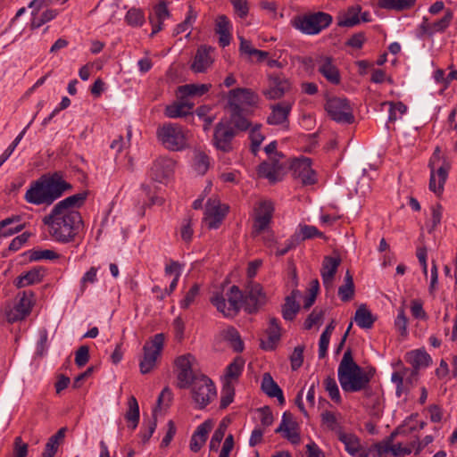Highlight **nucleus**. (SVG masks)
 Masks as SVG:
<instances>
[{
  "mask_svg": "<svg viewBox=\"0 0 457 457\" xmlns=\"http://www.w3.org/2000/svg\"><path fill=\"white\" fill-rule=\"evenodd\" d=\"M324 386L326 391L328 393L329 397L332 401L338 403L341 402L340 392L335 378L328 377L324 380Z\"/></svg>",
  "mask_w": 457,
  "mask_h": 457,
  "instance_id": "nucleus-51",
  "label": "nucleus"
},
{
  "mask_svg": "<svg viewBox=\"0 0 457 457\" xmlns=\"http://www.w3.org/2000/svg\"><path fill=\"white\" fill-rule=\"evenodd\" d=\"M18 303L7 314L8 321L12 323L25 319L30 313L34 293L32 291H23L18 295Z\"/></svg>",
  "mask_w": 457,
  "mask_h": 457,
  "instance_id": "nucleus-17",
  "label": "nucleus"
},
{
  "mask_svg": "<svg viewBox=\"0 0 457 457\" xmlns=\"http://www.w3.org/2000/svg\"><path fill=\"white\" fill-rule=\"evenodd\" d=\"M292 90V83L283 73L268 75L267 85L262 94L267 100H280Z\"/></svg>",
  "mask_w": 457,
  "mask_h": 457,
  "instance_id": "nucleus-9",
  "label": "nucleus"
},
{
  "mask_svg": "<svg viewBox=\"0 0 457 457\" xmlns=\"http://www.w3.org/2000/svg\"><path fill=\"white\" fill-rule=\"evenodd\" d=\"M45 276V270L42 267H36L20 275L15 280L14 285L21 288L29 285L39 283Z\"/></svg>",
  "mask_w": 457,
  "mask_h": 457,
  "instance_id": "nucleus-32",
  "label": "nucleus"
},
{
  "mask_svg": "<svg viewBox=\"0 0 457 457\" xmlns=\"http://www.w3.org/2000/svg\"><path fill=\"white\" fill-rule=\"evenodd\" d=\"M450 169L451 162L444 158V164H442L436 171V169L430 170L428 187L438 196H440L444 192V186L447 179Z\"/></svg>",
  "mask_w": 457,
  "mask_h": 457,
  "instance_id": "nucleus-21",
  "label": "nucleus"
},
{
  "mask_svg": "<svg viewBox=\"0 0 457 457\" xmlns=\"http://www.w3.org/2000/svg\"><path fill=\"white\" fill-rule=\"evenodd\" d=\"M303 351L304 345H298L294 349V352L290 356L292 370H297L303 365Z\"/></svg>",
  "mask_w": 457,
  "mask_h": 457,
  "instance_id": "nucleus-55",
  "label": "nucleus"
},
{
  "mask_svg": "<svg viewBox=\"0 0 457 457\" xmlns=\"http://www.w3.org/2000/svg\"><path fill=\"white\" fill-rule=\"evenodd\" d=\"M214 49L205 45L200 46L195 53L191 69L195 72H204L213 62L211 53Z\"/></svg>",
  "mask_w": 457,
  "mask_h": 457,
  "instance_id": "nucleus-23",
  "label": "nucleus"
},
{
  "mask_svg": "<svg viewBox=\"0 0 457 457\" xmlns=\"http://www.w3.org/2000/svg\"><path fill=\"white\" fill-rule=\"evenodd\" d=\"M384 104L390 105L388 120L391 122L395 121L398 119V116L396 113L399 112L401 115H403L407 111L406 105L402 102H397V103L387 102V103H385Z\"/></svg>",
  "mask_w": 457,
  "mask_h": 457,
  "instance_id": "nucleus-56",
  "label": "nucleus"
},
{
  "mask_svg": "<svg viewBox=\"0 0 457 457\" xmlns=\"http://www.w3.org/2000/svg\"><path fill=\"white\" fill-rule=\"evenodd\" d=\"M235 13L241 19H245L249 12V4L247 0H229Z\"/></svg>",
  "mask_w": 457,
  "mask_h": 457,
  "instance_id": "nucleus-58",
  "label": "nucleus"
},
{
  "mask_svg": "<svg viewBox=\"0 0 457 457\" xmlns=\"http://www.w3.org/2000/svg\"><path fill=\"white\" fill-rule=\"evenodd\" d=\"M339 439L353 457H369V451L361 445L357 436L352 434H343L339 436Z\"/></svg>",
  "mask_w": 457,
  "mask_h": 457,
  "instance_id": "nucleus-30",
  "label": "nucleus"
},
{
  "mask_svg": "<svg viewBox=\"0 0 457 457\" xmlns=\"http://www.w3.org/2000/svg\"><path fill=\"white\" fill-rule=\"evenodd\" d=\"M165 336L163 333L154 335L143 346V355L139 361L140 372L142 374L150 373L155 367L158 357L164 345Z\"/></svg>",
  "mask_w": 457,
  "mask_h": 457,
  "instance_id": "nucleus-6",
  "label": "nucleus"
},
{
  "mask_svg": "<svg viewBox=\"0 0 457 457\" xmlns=\"http://www.w3.org/2000/svg\"><path fill=\"white\" fill-rule=\"evenodd\" d=\"M392 445L387 442H379L373 445L372 448L368 450L374 457H386L388 452H391Z\"/></svg>",
  "mask_w": 457,
  "mask_h": 457,
  "instance_id": "nucleus-61",
  "label": "nucleus"
},
{
  "mask_svg": "<svg viewBox=\"0 0 457 457\" xmlns=\"http://www.w3.org/2000/svg\"><path fill=\"white\" fill-rule=\"evenodd\" d=\"M89 192L83 191L73 195H70L63 200L58 202L54 206V213H61L62 211L78 212L76 208H80L85 204Z\"/></svg>",
  "mask_w": 457,
  "mask_h": 457,
  "instance_id": "nucleus-25",
  "label": "nucleus"
},
{
  "mask_svg": "<svg viewBox=\"0 0 457 457\" xmlns=\"http://www.w3.org/2000/svg\"><path fill=\"white\" fill-rule=\"evenodd\" d=\"M43 222L49 227L50 235L62 243L73 241L84 227L79 212L62 211L61 213H54V208L43 218Z\"/></svg>",
  "mask_w": 457,
  "mask_h": 457,
  "instance_id": "nucleus-3",
  "label": "nucleus"
},
{
  "mask_svg": "<svg viewBox=\"0 0 457 457\" xmlns=\"http://www.w3.org/2000/svg\"><path fill=\"white\" fill-rule=\"evenodd\" d=\"M338 295L342 302H349L354 296L353 278L349 270L345 273V284L338 288Z\"/></svg>",
  "mask_w": 457,
  "mask_h": 457,
  "instance_id": "nucleus-42",
  "label": "nucleus"
},
{
  "mask_svg": "<svg viewBox=\"0 0 457 457\" xmlns=\"http://www.w3.org/2000/svg\"><path fill=\"white\" fill-rule=\"evenodd\" d=\"M266 332L268 335V342L262 340L261 347L264 350H273L281 337V328L277 318L272 317L270 319L269 328Z\"/></svg>",
  "mask_w": 457,
  "mask_h": 457,
  "instance_id": "nucleus-31",
  "label": "nucleus"
},
{
  "mask_svg": "<svg viewBox=\"0 0 457 457\" xmlns=\"http://www.w3.org/2000/svg\"><path fill=\"white\" fill-rule=\"evenodd\" d=\"M245 361L241 357H236L226 369V379H236L241 375Z\"/></svg>",
  "mask_w": 457,
  "mask_h": 457,
  "instance_id": "nucleus-47",
  "label": "nucleus"
},
{
  "mask_svg": "<svg viewBox=\"0 0 457 457\" xmlns=\"http://www.w3.org/2000/svg\"><path fill=\"white\" fill-rule=\"evenodd\" d=\"M324 108L328 116L337 123L353 124L354 122L353 108L346 98L336 96L328 98Z\"/></svg>",
  "mask_w": 457,
  "mask_h": 457,
  "instance_id": "nucleus-8",
  "label": "nucleus"
},
{
  "mask_svg": "<svg viewBox=\"0 0 457 457\" xmlns=\"http://www.w3.org/2000/svg\"><path fill=\"white\" fill-rule=\"evenodd\" d=\"M229 118L225 121L234 128L235 131H246L251 127V121L245 118L244 109L233 104V107H228Z\"/></svg>",
  "mask_w": 457,
  "mask_h": 457,
  "instance_id": "nucleus-24",
  "label": "nucleus"
},
{
  "mask_svg": "<svg viewBox=\"0 0 457 457\" xmlns=\"http://www.w3.org/2000/svg\"><path fill=\"white\" fill-rule=\"evenodd\" d=\"M283 169L282 164L279 163L276 158H270V162H262L257 169L258 176L267 179L270 183L274 184L280 180L279 173Z\"/></svg>",
  "mask_w": 457,
  "mask_h": 457,
  "instance_id": "nucleus-26",
  "label": "nucleus"
},
{
  "mask_svg": "<svg viewBox=\"0 0 457 457\" xmlns=\"http://www.w3.org/2000/svg\"><path fill=\"white\" fill-rule=\"evenodd\" d=\"M361 7L359 4L349 6L346 10L340 11L337 15L338 27L353 28L360 24V13Z\"/></svg>",
  "mask_w": 457,
  "mask_h": 457,
  "instance_id": "nucleus-27",
  "label": "nucleus"
},
{
  "mask_svg": "<svg viewBox=\"0 0 457 457\" xmlns=\"http://www.w3.org/2000/svg\"><path fill=\"white\" fill-rule=\"evenodd\" d=\"M333 22V17L321 11L310 12L295 16L292 21L295 29L305 35H318L328 28Z\"/></svg>",
  "mask_w": 457,
  "mask_h": 457,
  "instance_id": "nucleus-4",
  "label": "nucleus"
},
{
  "mask_svg": "<svg viewBox=\"0 0 457 457\" xmlns=\"http://www.w3.org/2000/svg\"><path fill=\"white\" fill-rule=\"evenodd\" d=\"M290 169L293 177L299 179L303 185H313L316 182V173L312 169V160L310 158L303 157L294 160Z\"/></svg>",
  "mask_w": 457,
  "mask_h": 457,
  "instance_id": "nucleus-14",
  "label": "nucleus"
},
{
  "mask_svg": "<svg viewBox=\"0 0 457 457\" xmlns=\"http://www.w3.org/2000/svg\"><path fill=\"white\" fill-rule=\"evenodd\" d=\"M274 207L271 202L263 201L261 202L258 208L255 210V218L253 223L254 235H258L265 230L272 219Z\"/></svg>",
  "mask_w": 457,
  "mask_h": 457,
  "instance_id": "nucleus-20",
  "label": "nucleus"
},
{
  "mask_svg": "<svg viewBox=\"0 0 457 457\" xmlns=\"http://www.w3.org/2000/svg\"><path fill=\"white\" fill-rule=\"evenodd\" d=\"M228 212V207H221L216 199H209L206 203L204 221L208 228H218L222 223Z\"/></svg>",
  "mask_w": 457,
  "mask_h": 457,
  "instance_id": "nucleus-15",
  "label": "nucleus"
},
{
  "mask_svg": "<svg viewBox=\"0 0 457 457\" xmlns=\"http://www.w3.org/2000/svg\"><path fill=\"white\" fill-rule=\"evenodd\" d=\"M377 318L367 309L365 304H361L355 312L354 320L361 328H371Z\"/></svg>",
  "mask_w": 457,
  "mask_h": 457,
  "instance_id": "nucleus-37",
  "label": "nucleus"
},
{
  "mask_svg": "<svg viewBox=\"0 0 457 457\" xmlns=\"http://www.w3.org/2000/svg\"><path fill=\"white\" fill-rule=\"evenodd\" d=\"M259 103L258 95L251 88L237 87L228 93L227 107H233V104L238 106L245 104L256 106Z\"/></svg>",
  "mask_w": 457,
  "mask_h": 457,
  "instance_id": "nucleus-18",
  "label": "nucleus"
},
{
  "mask_svg": "<svg viewBox=\"0 0 457 457\" xmlns=\"http://www.w3.org/2000/svg\"><path fill=\"white\" fill-rule=\"evenodd\" d=\"M294 102L282 101L270 106V113L267 117V123L274 126L289 128V114L292 111Z\"/></svg>",
  "mask_w": 457,
  "mask_h": 457,
  "instance_id": "nucleus-13",
  "label": "nucleus"
},
{
  "mask_svg": "<svg viewBox=\"0 0 457 457\" xmlns=\"http://www.w3.org/2000/svg\"><path fill=\"white\" fill-rule=\"evenodd\" d=\"M300 311V304L294 301L293 295L285 298V303L281 306L282 317L285 320L292 321Z\"/></svg>",
  "mask_w": 457,
  "mask_h": 457,
  "instance_id": "nucleus-41",
  "label": "nucleus"
},
{
  "mask_svg": "<svg viewBox=\"0 0 457 457\" xmlns=\"http://www.w3.org/2000/svg\"><path fill=\"white\" fill-rule=\"evenodd\" d=\"M212 425L213 424L211 420H206L196 428V430L194 432L195 436H198L199 440H204L205 443L208 437V434L212 429Z\"/></svg>",
  "mask_w": 457,
  "mask_h": 457,
  "instance_id": "nucleus-63",
  "label": "nucleus"
},
{
  "mask_svg": "<svg viewBox=\"0 0 457 457\" xmlns=\"http://www.w3.org/2000/svg\"><path fill=\"white\" fill-rule=\"evenodd\" d=\"M193 107L194 104L181 101L167 105L164 111V114L165 116L171 119L184 117L188 114L192 115Z\"/></svg>",
  "mask_w": 457,
  "mask_h": 457,
  "instance_id": "nucleus-35",
  "label": "nucleus"
},
{
  "mask_svg": "<svg viewBox=\"0 0 457 457\" xmlns=\"http://www.w3.org/2000/svg\"><path fill=\"white\" fill-rule=\"evenodd\" d=\"M224 340L228 341L230 347L236 353H241L244 350V343L239 332L232 326L228 327L222 331Z\"/></svg>",
  "mask_w": 457,
  "mask_h": 457,
  "instance_id": "nucleus-38",
  "label": "nucleus"
},
{
  "mask_svg": "<svg viewBox=\"0 0 457 457\" xmlns=\"http://www.w3.org/2000/svg\"><path fill=\"white\" fill-rule=\"evenodd\" d=\"M28 454V445L23 443L21 436L14 439L13 457H26Z\"/></svg>",
  "mask_w": 457,
  "mask_h": 457,
  "instance_id": "nucleus-64",
  "label": "nucleus"
},
{
  "mask_svg": "<svg viewBox=\"0 0 457 457\" xmlns=\"http://www.w3.org/2000/svg\"><path fill=\"white\" fill-rule=\"evenodd\" d=\"M175 161L168 157H159L153 163L150 177L153 180L162 182L170 176L174 170Z\"/></svg>",
  "mask_w": 457,
  "mask_h": 457,
  "instance_id": "nucleus-22",
  "label": "nucleus"
},
{
  "mask_svg": "<svg viewBox=\"0 0 457 457\" xmlns=\"http://www.w3.org/2000/svg\"><path fill=\"white\" fill-rule=\"evenodd\" d=\"M21 215H12L0 221V237H11L21 232L26 227V223H22Z\"/></svg>",
  "mask_w": 457,
  "mask_h": 457,
  "instance_id": "nucleus-28",
  "label": "nucleus"
},
{
  "mask_svg": "<svg viewBox=\"0 0 457 457\" xmlns=\"http://www.w3.org/2000/svg\"><path fill=\"white\" fill-rule=\"evenodd\" d=\"M127 23L130 26H142L145 21V15L142 10L137 8H130L125 16Z\"/></svg>",
  "mask_w": 457,
  "mask_h": 457,
  "instance_id": "nucleus-50",
  "label": "nucleus"
},
{
  "mask_svg": "<svg viewBox=\"0 0 457 457\" xmlns=\"http://www.w3.org/2000/svg\"><path fill=\"white\" fill-rule=\"evenodd\" d=\"M318 65V71L333 85H338L341 82V75L338 68L334 64V59L331 56L320 55L315 60Z\"/></svg>",
  "mask_w": 457,
  "mask_h": 457,
  "instance_id": "nucleus-19",
  "label": "nucleus"
},
{
  "mask_svg": "<svg viewBox=\"0 0 457 457\" xmlns=\"http://www.w3.org/2000/svg\"><path fill=\"white\" fill-rule=\"evenodd\" d=\"M195 170L201 175L205 174L210 166V158L203 151H196L194 157Z\"/></svg>",
  "mask_w": 457,
  "mask_h": 457,
  "instance_id": "nucleus-46",
  "label": "nucleus"
},
{
  "mask_svg": "<svg viewBox=\"0 0 457 457\" xmlns=\"http://www.w3.org/2000/svg\"><path fill=\"white\" fill-rule=\"evenodd\" d=\"M129 410L127 411L126 414H125V419L131 422L132 425H131V428L132 429H135L137 425H138V421H139V407H138V403H137V399L135 398V396H130V398L129 399Z\"/></svg>",
  "mask_w": 457,
  "mask_h": 457,
  "instance_id": "nucleus-43",
  "label": "nucleus"
},
{
  "mask_svg": "<svg viewBox=\"0 0 457 457\" xmlns=\"http://www.w3.org/2000/svg\"><path fill=\"white\" fill-rule=\"evenodd\" d=\"M266 303V295L259 283L250 282L244 299V309L248 313L256 312Z\"/></svg>",
  "mask_w": 457,
  "mask_h": 457,
  "instance_id": "nucleus-16",
  "label": "nucleus"
},
{
  "mask_svg": "<svg viewBox=\"0 0 457 457\" xmlns=\"http://www.w3.org/2000/svg\"><path fill=\"white\" fill-rule=\"evenodd\" d=\"M303 241V239L301 237V234L299 233V231H296L287 240L285 250H277L276 255L277 256L285 255L288 251L295 248Z\"/></svg>",
  "mask_w": 457,
  "mask_h": 457,
  "instance_id": "nucleus-54",
  "label": "nucleus"
},
{
  "mask_svg": "<svg viewBox=\"0 0 457 457\" xmlns=\"http://www.w3.org/2000/svg\"><path fill=\"white\" fill-rule=\"evenodd\" d=\"M340 258H335L331 256L324 257L320 273L323 285L326 288H328L332 286V281L337 273V268L340 265Z\"/></svg>",
  "mask_w": 457,
  "mask_h": 457,
  "instance_id": "nucleus-29",
  "label": "nucleus"
},
{
  "mask_svg": "<svg viewBox=\"0 0 457 457\" xmlns=\"http://www.w3.org/2000/svg\"><path fill=\"white\" fill-rule=\"evenodd\" d=\"M409 371L408 368L403 367L400 371H395L392 374L391 381L395 384V395L399 398L403 395H408L411 391L410 386H407L404 381V376Z\"/></svg>",
  "mask_w": 457,
  "mask_h": 457,
  "instance_id": "nucleus-39",
  "label": "nucleus"
},
{
  "mask_svg": "<svg viewBox=\"0 0 457 457\" xmlns=\"http://www.w3.org/2000/svg\"><path fill=\"white\" fill-rule=\"evenodd\" d=\"M212 86L210 84H187L179 87L181 97L201 96L207 93Z\"/></svg>",
  "mask_w": 457,
  "mask_h": 457,
  "instance_id": "nucleus-40",
  "label": "nucleus"
},
{
  "mask_svg": "<svg viewBox=\"0 0 457 457\" xmlns=\"http://www.w3.org/2000/svg\"><path fill=\"white\" fill-rule=\"evenodd\" d=\"M299 233L301 234L303 241L306 239L313 238L315 237L326 238L322 232L319 231L316 227L311 225H300Z\"/></svg>",
  "mask_w": 457,
  "mask_h": 457,
  "instance_id": "nucleus-53",
  "label": "nucleus"
},
{
  "mask_svg": "<svg viewBox=\"0 0 457 457\" xmlns=\"http://www.w3.org/2000/svg\"><path fill=\"white\" fill-rule=\"evenodd\" d=\"M228 307H226V299L221 294H217L211 298V303L225 317L236 316L242 304L244 305L245 295L237 286H232L227 293Z\"/></svg>",
  "mask_w": 457,
  "mask_h": 457,
  "instance_id": "nucleus-7",
  "label": "nucleus"
},
{
  "mask_svg": "<svg viewBox=\"0 0 457 457\" xmlns=\"http://www.w3.org/2000/svg\"><path fill=\"white\" fill-rule=\"evenodd\" d=\"M407 325L408 318L405 315L403 308H400L397 317L395 320V326L401 334V336L403 337H405L407 335Z\"/></svg>",
  "mask_w": 457,
  "mask_h": 457,
  "instance_id": "nucleus-60",
  "label": "nucleus"
},
{
  "mask_svg": "<svg viewBox=\"0 0 457 457\" xmlns=\"http://www.w3.org/2000/svg\"><path fill=\"white\" fill-rule=\"evenodd\" d=\"M453 19V12L451 9H446L445 11L444 16L432 22V29L435 33L436 32H444L451 24Z\"/></svg>",
  "mask_w": 457,
  "mask_h": 457,
  "instance_id": "nucleus-48",
  "label": "nucleus"
},
{
  "mask_svg": "<svg viewBox=\"0 0 457 457\" xmlns=\"http://www.w3.org/2000/svg\"><path fill=\"white\" fill-rule=\"evenodd\" d=\"M405 361L411 365L413 370L419 371L420 368L428 367L432 360L426 351L419 349L407 353Z\"/></svg>",
  "mask_w": 457,
  "mask_h": 457,
  "instance_id": "nucleus-34",
  "label": "nucleus"
},
{
  "mask_svg": "<svg viewBox=\"0 0 457 457\" xmlns=\"http://www.w3.org/2000/svg\"><path fill=\"white\" fill-rule=\"evenodd\" d=\"M71 188L72 186L62 179V175L60 172H54L50 176L44 175L33 181L24 198L26 202L35 205H50L61 197L63 192Z\"/></svg>",
  "mask_w": 457,
  "mask_h": 457,
  "instance_id": "nucleus-2",
  "label": "nucleus"
},
{
  "mask_svg": "<svg viewBox=\"0 0 457 457\" xmlns=\"http://www.w3.org/2000/svg\"><path fill=\"white\" fill-rule=\"evenodd\" d=\"M200 287L198 284H194L191 288L187 291L185 297L180 302V307L182 309H187L195 301L198 295Z\"/></svg>",
  "mask_w": 457,
  "mask_h": 457,
  "instance_id": "nucleus-59",
  "label": "nucleus"
},
{
  "mask_svg": "<svg viewBox=\"0 0 457 457\" xmlns=\"http://www.w3.org/2000/svg\"><path fill=\"white\" fill-rule=\"evenodd\" d=\"M417 0H378V5L386 10L403 12L413 8Z\"/></svg>",
  "mask_w": 457,
  "mask_h": 457,
  "instance_id": "nucleus-36",
  "label": "nucleus"
},
{
  "mask_svg": "<svg viewBox=\"0 0 457 457\" xmlns=\"http://www.w3.org/2000/svg\"><path fill=\"white\" fill-rule=\"evenodd\" d=\"M57 258H59V254L53 250L46 249L29 251V259L30 262H36L42 259L54 260Z\"/></svg>",
  "mask_w": 457,
  "mask_h": 457,
  "instance_id": "nucleus-52",
  "label": "nucleus"
},
{
  "mask_svg": "<svg viewBox=\"0 0 457 457\" xmlns=\"http://www.w3.org/2000/svg\"><path fill=\"white\" fill-rule=\"evenodd\" d=\"M235 396V387L231 381L226 380L221 389L220 409H226L233 401Z\"/></svg>",
  "mask_w": 457,
  "mask_h": 457,
  "instance_id": "nucleus-45",
  "label": "nucleus"
},
{
  "mask_svg": "<svg viewBox=\"0 0 457 457\" xmlns=\"http://www.w3.org/2000/svg\"><path fill=\"white\" fill-rule=\"evenodd\" d=\"M261 388L270 397H275L281 390L277 382H275L271 375L268 372L264 373L262 376Z\"/></svg>",
  "mask_w": 457,
  "mask_h": 457,
  "instance_id": "nucleus-44",
  "label": "nucleus"
},
{
  "mask_svg": "<svg viewBox=\"0 0 457 457\" xmlns=\"http://www.w3.org/2000/svg\"><path fill=\"white\" fill-rule=\"evenodd\" d=\"M89 347L87 345H81L75 353V363L79 368L84 367L89 361Z\"/></svg>",
  "mask_w": 457,
  "mask_h": 457,
  "instance_id": "nucleus-57",
  "label": "nucleus"
},
{
  "mask_svg": "<svg viewBox=\"0 0 457 457\" xmlns=\"http://www.w3.org/2000/svg\"><path fill=\"white\" fill-rule=\"evenodd\" d=\"M291 426L292 429H297L298 424L293 420V414L290 411H285L282 416L280 425L275 429V433H281L287 427Z\"/></svg>",
  "mask_w": 457,
  "mask_h": 457,
  "instance_id": "nucleus-62",
  "label": "nucleus"
},
{
  "mask_svg": "<svg viewBox=\"0 0 457 457\" xmlns=\"http://www.w3.org/2000/svg\"><path fill=\"white\" fill-rule=\"evenodd\" d=\"M57 15V12L55 10H46L45 11L40 17H37V15L33 16L31 22H30V29H37L43 26L45 23L52 21L55 18Z\"/></svg>",
  "mask_w": 457,
  "mask_h": 457,
  "instance_id": "nucleus-49",
  "label": "nucleus"
},
{
  "mask_svg": "<svg viewBox=\"0 0 457 457\" xmlns=\"http://www.w3.org/2000/svg\"><path fill=\"white\" fill-rule=\"evenodd\" d=\"M237 132L234 128L229 126L225 121V119L220 120L214 127L212 143L213 145L220 151L228 153L232 151V140L236 137Z\"/></svg>",
  "mask_w": 457,
  "mask_h": 457,
  "instance_id": "nucleus-12",
  "label": "nucleus"
},
{
  "mask_svg": "<svg viewBox=\"0 0 457 457\" xmlns=\"http://www.w3.org/2000/svg\"><path fill=\"white\" fill-rule=\"evenodd\" d=\"M156 136L162 145L170 151H181L187 145V137L179 124L166 123L158 128Z\"/></svg>",
  "mask_w": 457,
  "mask_h": 457,
  "instance_id": "nucleus-5",
  "label": "nucleus"
},
{
  "mask_svg": "<svg viewBox=\"0 0 457 457\" xmlns=\"http://www.w3.org/2000/svg\"><path fill=\"white\" fill-rule=\"evenodd\" d=\"M192 385V397L200 409L207 406L216 396L214 383L206 376L201 375Z\"/></svg>",
  "mask_w": 457,
  "mask_h": 457,
  "instance_id": "nucleus-10",
  "label": "nucleus"
},
{
  "mask_svg": "<svg viewBox=\"0 0 457 457\" xmlns=\"http://www.w3.org/2000/svg\"><path fill=\"white\" fill-rule=\"evenodd\" d=\"M195 361V358L191 353L180 355L175 360V364L179 370L177 378L179 388H187L192 383L199 379L193 371Z\"/></svg>",
  "mask_w": 457,
  "mask_h": 457,
  "instance_id": "nucleus-11",
  "label": "nucleus"
},
{
  "mask_svg": "<svg viewBox=\"0 0 457 457\" xmlns=\"http://www.w3.org/2000/svg\"><path fill=\"white\" fill-rule=\"evenodd\" d=\"M230 21L228 18L224 15H219L216 21L215 32L219 35V44L221 47L228 46L230 44Z\"/></svg>",
  "mask_w": 457,
  "mask_h": 457,
  "instance_id": "nucleus-33",
  "label": "nucleus"
},
{
  "mask_svg": "<svg viewBox=\"0 0 457 457\" xmlns=\"http://www.w3.org/2000/svg\"><path fill=\"white\" fill-rule=\"evenodd\" d=\"M376 373L375 368L364 370L358 365L353 356L351 348H348L339 363L337 377L340 386L345 393L364 391L370 396V383Z\"/></svg>",
  "mask_w": 457,
  "mask_h": 457,
  "instance_id": "nucleus-1",
  "label": "nucleus"
}]
</instances>
